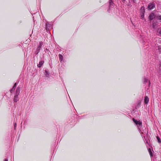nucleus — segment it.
<instances>
[{
  "label": "nucleus",
  "instance_id": "1",
  "mask_svg": "<svg viewBox=\"0 0 161 161\" xmlns=\"http://www.w3.org/2000/svg\"><path fill=\"white\" fill-rule=\"evenodd\" d=\"M132 120L134 122L137 126L139 132L142 135L143 134V132H142L141 130V128L142 126V121L140 120L138 121L135 119L134 118H133Z\"/></svg>",
  "mask_w": 161,
  "mask_h": 161
},
{
  "label": "nucleus",
  "instance_id": "2",
  "mask_svg": "<svg viewBox=\"0 0 161 161\" xmlns=\"http://www.w3.org/2000/svg\"><path fill=\"white\" fill-rule=\"evenodd\" d=\"M155 48L157 52L161 53V41H159L157 42L156 43L155 45Z\"/></svg>",
  "mask_w": 161,
  "mask_h": 161
},
{
  "label": "nucleus",
  "instance_id": "3",
  "mask_svg": "<svg viewBox=\"0 0 161 161\" xmlns=\"http://www.w3.org/2000/svg\"><path fill=\"white\" fill-rule=\"evenodd\" d=\"M155 5L153 3H149L148 6V9L149 10H151L155 7Z\"/></svg>",
  "mask_w": 161,
  "mask_h": 161
},
{
  "label": "nucleus",
  "instance_id": "4",
  "mask_svg": "<svg viewBox=\"0 0 161 161\" xmlns=\"http://www.w3.org/2000/svg\"><path fill=\"white\" fill-rule=\"evenodd\" d=\"M21 90V88L19 87H18L16 89V91H15V95H19V94L20 91Z\"/></svg>",
  "mask_w": 161,
  "mask_h": 161
},
{
  "label": "nucleus",
  "instance_id": "5",
  "mask_svg": "<svg viewBox=\"0 0 161 161\" xmlns=\"http://www.w3.org/2000/svg\"><path fill=\"white\" fill-rule=\"evenodd\" d=\"M155 17V15L154 13H151L149 16V18L150 20H152Z\"/></svg>",
  "mask_w": 161,
  "mask_h": 161
},
{
  "label": "nucleus",
  "instance_id": "6",
  "mask_svg": "<svg viewBox=\"0 0 161 161\" xmlns=\"http://www.w3.org/2000/svg\"><path fill=\"white\" fill-rule=\"evenodd\" d=\"M58 56L60 62L62 63L63 62H64V61L63 59V56L61 54H59Z\"/></svg>",
  "mask_w": 161,
  "mask_h": 161
},
{
  "label": "nucleus",
  "instance_id": "7",
  "mask_svg": "<svg viewBox=\"0 0 161 161\" xmlns=\"http://www.w3.org/2000/svg\"><path fill=\"white\" fill-rule=\"evenodd\" d=\"M149 98L147 96H145L144 97V101L146 104H147L149 102Z\"/></svg>",
  "mask_w": 161,
  "mask_h": 161
},
{
  "label": "nucleus",
  "instance_id": "8",
  "mask_svg": "<svg viewBox=\"0 0 161 161\" xmlns=\"http://www.w3.org/2000/svg\"><path fill=\"white\" fill-rule=\"evenodd\" d=\"M44 63V61H43L42 60L40 61L39 64H37V67L39 68L41 67L43 64Z\"/></svg>",
  "mask_w": 161,
  "mask_h": 161
},
{
  "label": "nucleus",
  "instance_id": "9",
  "mask_svg": "<svg viewBox=\"0 0 161 161\" xmlns=\"http://www.w3.org/2000/svg\"><path fill=\"white\" fill-rule=\"evenodd\" d=\"M157 22H153L152 25H151L152 27L154 29H156L157 27Z\"/></svg>",
  "mask_w": 161,
  "mask_h": 161
},
{
  "label": "nucleus",
  "instance_id": "10",
  "mask_svg": "<svg viewBox=\"0 0 161 161\" xmlns=\"http://www.w3.org/2000/svg\"><path fill=\"white\" fill-rule=\"evenodd\" d=\"M18 96V95H15L14 99V102H16L19 100Z\"/></svg>",
  "mask_w": 161,
  "mask_h": 161
},
{
  "label": "nucleus",
  "instance_id": "11",
  "mask_svg": "<svg viewBox=\"0 0 161 161\" xmlns=\"http://www.w3.org/2000/svg\"><path fill=\"white\" fill-rule=\"evenodd\" d=\"M17 84V83H15L14 84L13 88L10 90V92H14V91L15 88L16 87Z\"/></svg>",
  "mask_w": 161,
  "mask_h": 161
},
{
  "label": "nucleus",
  "instance_id": "12",
  "mask_svg": "<svg viewBox=\"0 0 161 161\" xmlns=\"http://www.w3.org/2000/svg\"><path fill=\"white\" fill-rule=\"evenodd\" d=\"M157 33L158 35H161V28L158 29L157 30Z\"/></svg>",
  "mask_w": 161,
  "mask_h": 161
},
{
  "label": "nucleus",
  "instance_id": "13",
  "mask_svg": "<svg viewBox=\"0 0 161 161\" xmlns=\"http://www.w3.org/2000/svg\"><path fill=\"white\" fill-rule=\"evenodd\" d=\"M145 10L144 7H142L141 8V13H145Z\"/></svg>",
  "mask_w": 161,
  "mask_h": 161
},
{
  "label": "nucleus",
  "instance_id": "14",
  "mask_svg": "<svg viewBox=\"0 0 161 161\" xmlns=\"http://www.w3.org/2000/svg\"><path fill=\"white\" fill-rule=\"evenodd\" d=\"M45 74L46 77H48L49 75V73L47 70H45Z\"/></svg>",
  "mask_w": 161,
  "mask_h": 161
},
{
  "label": "nucleus",
  "instance_id": "15",
  "mask_svg": "<svg viewBox=\"0 0 161 161\" xmlns=\"http://www.w3.org/2000/svg\"><path fill=\"white\" fill-rule=\"evenodd\" d=\"M40 48H41V47H40L38 46L36 48V54H37L39 53Z\"/></svg>",
  "mask_w": 161,
  "mask_h": 161
},
{
  "label": "nucleus",
  "instance_id": "16",
  "mask_svg": "<svg viewBox=\"0 0 161 161\" xmlns=\"http://www.w3.org/2000/svg\"><path fill=\"white\" fill-rule=\"evenodd\" d=\"M143 82L144 83H146L148 81V79L147 78L144 77L143 78Z\"/></svg>",
  "mask_w": 161,
  "mask_h": 161
},
{
  "label": "nucleus",
  "instance_id": "17",
  "mask_svg": "<svg viewBox=\"0 0 161 161\" xmlns=\"http://www.w3.org/2000/svg\"><path fill=\"white\" fill-rule=\"evenodd\" d=\"M51 26V25L50 24H49L47 23L46 24V29H48Z\"/></svg>",
  "mask_w": 161,
  "mask_h": 161
},
{
  "label": "nucleus",
  "instance_id": "18",
  "mask_svg": "<svg viewBox=\"0 0 161 161\" xmlns=\"http://www.w3.org/2000/svg\"><path fill=\"white\" fill-rule=\"evenodd\" d=\"M148 152H149V153L150 154V155L151 157L153 156V153H152L151 152V149L150 148H149V149H148Z\"/></svg>",
  "mask_w": 161,
  "mask_h": 161
},
{
  "label": "nucleus",
  "instance_id": "19",
  "mask_svg": "<svg viewBox=\"0 0 161 161\" xmlns=\"http://www.w3.org/2000/svg\"><path fill=\"white\" fill-rule=\"evenodd\" d=\"M141 13V17L142 19H143L144 18V13Z\"/></svg>",
  "mask_w": 161,
  "mask_h": 161
},
{
  "label": "nucleus",
  "instance_id": "20",
  "mask_svg": "<svg viewBox=\"0 0 161 161\" xmlns=\"http://www.w3.org/2000/svg\"><path fill=\"white\" fill-rule=\"evenodd\" d=\"M42 45H43V42H40L39 43V45L38 46L40 47L41 48V47L42 46Z\"/></svg>",
  "mask_w": 161,
  "mask_h": 161
},
{
  "label": "nucleus",
  "instance_id": "21",
  "mask_svg": "<svg viewBox=\"0 0 161 161\" xmlns=\"http://www.w3.org/2000/svg\"><path fill=\"white\" fill-rule=\"evenodd\" d=\"M156 18L158 19L161 20V15H158L157 16Z\"/></svg>",
  "mask_w": 161,
  "mask_h": 161
},
{
  "label": "nucleus",
  "instance_id": "22",
  "mask_svg": "<svg viewBox=\"0 0 161 161\" xmlns=\"http://www.w3.org/2000/svg\"><path fill=\"white\" fill-rule=\"evenodd\" d=\"M157 139L158 140V142L159 143H160L161 142V141H160V139L157 136Z\"/></svg>",
  "mask_w": 161,
  "mask_h": 161
},
{
  "label": "nucleus",
  "instance_id": "23",
  "mask_svg": "<svg viewBox=\"0 0 161 161\" xmlns=\"http://www.w3.org/2000/svg\"><path fill=\"white\" fill-rule=\"evenodd\" d=\"M110 0V8H110L111 7V6L112 5V3H113V2H112L111 0Z\"/></svg>",
  "mask_w": 161,
  "mask_h": 161
},
{
  "label": "nucleus",
  "instance_id": "24",
  "mask_svg": "<svg viewBox=\"0 0 161 161\" xmlns=\"http://www.w3.org/2000/svg\"><path fill=\"white\" fill-rule=\"evenodd\" d=\"M16 124L15 123H14V128L15 129L16 128Z\"/></svg>",
  "mask_w": 161,
  "mask_h": 161
},
{
  "label": "nucleus",
  "instance_id": "25",
  "mask_svg": "<svg viewBox=\"0 0 161 161\" xmlns=\"http://www.w3.org/2000/svg\"><path fill=\"white\" fill-rule=\"evenodd\" d=\"M4 161H8V159L6 158L4 159Z\"/></svg>",
  "mask_w": 161,
  "mask_h": 161
},
{
  "label": "nucleus",
  "instance_id": "26",
  "mask_svg": "<svg viewBox=\"0 0 161 161\" xmlns=\"http://www.w3.org/2000/svg\"><path fill=\"white\" fill-rule=\"evenodd\" d=\"M150 80H149V85H150Z\"/></svg>",
  "mask_w": 161,
  "mask_h": 161
},
{
  "label": "nucleus",
  "instance_id": "27",
  "mask_svg": "<svg viewBox=\"0 0 161 161\" xmlns=\"http://www.w3.org/2000/svg\"><path fill=\"white\" fill-rule=\"evenodd\" d=\"M123 2L125 1V0H122Z\"/></svg>",
  "mask_w": 161,
  "mask_h": 161
},
{
  "label": "nucleus",
  "instance_id": "28",
  "mask_svg": "<svg viewBox=\"0 0 161 161\" xmlns=\"http://www.w3.org/2000/svg\"><path fill=\"white\" fill-rule=\"evenodd\" d=\"M132 0L134 2V1H135V0Z\"/></svg>",
  "mask_w": 161,
  "mask_h": 161
}]
</instances>
